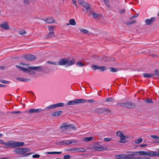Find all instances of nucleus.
<instances>
[{
	"instance_id": "obj_12",
	"label": "nucleus",
	"mask_w": 159,
	"mask_h": 159,
	"mask_svg": "<svg viewBox=\"0 0 159 159\" xmlns=\"http://www.w3.org/2000/svg\"><path fill=\"white\" fill-rule=\"evenodd\" d=\"M41 19L43 20L44 22L49 24L54 23L55 22V20L53 19V18L52 17H48L45 19Z\"/></svg>"
},
{
	"instance_id": "obj_10",
	"label": "nucleus",
	"mask_w": 159,
	"mask_h": 159,
	"mask_svg": "<svg viewBox=\"0 0 159 159\" xmlns=\"http://www.w3.org/2000/svg\"><path fill=\"white\" fill-rule=\"evenodd\" d=\"M24 58L28 61H32L36 59V57L35 56L31 54L25 55Z\"/></svg>"
},
{
	"instance_id": "obj_11",
	"label": "nucleus",
	"mask_w": 159,
	"mask_h": 159,
	"mask_svg": "<svg viewBox=\"0 0 159 159\" xmlns=\"http://www.w3.org/2000/svg\"><path fill=\"white\" fill-rule=\"evenodd\" d=\"M67 62L66 63V67L70 66L75 64V59L74 58H73L71 59H67Z\"/></svg>"
},
{
	"instance_id": "obj_48",
	"label": "nucleus",
	"mask_w": 159,
	"mask_h": 159,
	"mask_svg": "<svg viewBox=\"0 0 159 159\" xmlns=\"http://www.w3.org/2000/svg\"><path fill=\"white\" fill-rule=\"evenodd\" d=\"M145 102L148 103H153V102L151 99L147 98L145 101Z\"/></svg>"
},
{
	"instance_id": "obj_22",
	"label": "nucleus",
	"mask_w": 159,
	"mask_h": 159,
	"mask_svg": "<svg viewBox=\"0 0 159 159\" xmlns=\"http://www.w3.org/2000/svg\"><path fill=\"white\" fill-rule=\"evenodd\" d=\"M16 79L17 80L23 82H28L30 80V79H25L20 77H17L16 78Z\"/></svg>"
},
{
	"instance_id": "obj_59",
	"label": "nucleus",
	"mask_w": 159,
	"mask_h": 159,
	"mask_svg": "<svg viewBox=\"0 0 159 159\" xmlns=\"http://www.w3.org/2000/svg\"><path fill=\"white\" fill-rule=\"evenodd\" d=\"M7 143V142L6 143H5L3 140L0 139V144H4L5 145V146H6L5 144Z\"/></svg>"
},
{
	"instance_id": "obj_25",
	"label": "nucleus",
	"mask_w": 159,
	"mask_h": 159,
	"mask_svg": "<svg viewBox=\"0 0 159 159\" xmlns=\"http://www.w3.org/2000/svg\"><path fill=\"white\" fill-rule=\"evenodd\" d=\"M16 67L18 68H19L20 70H22L24 72H26L27 70H28V69L25 68L24 67H21L20 66L16 65Z\"/></svg>"
},
{
	"instance_id": "obj_34",
	"label": "nucleus",
	"mask_w": 159,
	"mask_h": 159,
	"mask_svg": "<svg viewBox=\"0 0 159 159\" xmlns=\"http://www.w3.org/2000/svg\"><path fill=\"white\" fill-rule=\"evenodd\" d=\"M143 141V139L140 138L136 139L135 141V143L136 144H139L141 143Z\"/></svg>"
},
{
	"instance_id": "obj_21",
	"label": "nucleus",
	"mask_w": 159,
	"mask_h": 159,
	"mask_svg": "<svg viewBox=\"0 0 159 159\" xmlns=\"http://www.w3.org/2000/svg\"><path fill=\"white\" fill-rule=\"evenodd\" d=\"M150 156H159V152L150 151Z\"/></svg>"
},
{
	"instance_id": "obj_45",
	"label": "nucleus",
	"mask_w": 159,
	"mask_h": 159,
	"mask_svg": "<svg viewBox=\"0 0 159 159\" xmlns=\"http://www.w3.org/2000/svg\"><path fill=\"white\" fill-rule=\"evenodd\" d=\"M26 33V32L24 30H21L19 31V33L21 35H23Z\"/></svg>"
},
{
	"instance_id": "obj_3",
	"label": "nucleus",
	"mask_w": 159,
	"mask_h": 159,
	"mask_svg": "<svg viewBox=\"0 0 159 159\" xmlns=\"http://www.w3.org/2000/svg\"><path fill=\"white\" fill-rule=\"evenodd\" d=\"M117 105L121 107H125L128 108H133L136 107L135 104L131 101H127L124 103H118Z\"/></svg>"
},
{
	"instance_id": "obj_8",
	"label": "nucleus",
	"mask_w": 159,
	"mask_h": 159,
	"mask_svg": "<svg viewBox=\"0 0 159 159\" xmlns=\"http://www.w3.org/2000/svg\"><path fill=\"white\" fill-rule=\"evenodd\" d=\"M42 111L41 109H30L29 110H27L25 111V112L28 113L29 114H32L34 113L39 112Z\"/></svg>"
},
{
	"instance_id": "obj_53",
	"label": "nucleus",
	"mask_w": 159,
	"mask_h": 159,
	"mask_svg": "<svg viewBox=\"0 0 159 159\" xmlns=\"http://www.w3.org/2000/svg\"><path fill=\"white\" fill-rule=\"evenodd\" d=\"M28 70H27L26 72L28 73H30V75H33L34 74V71L30 70L28 69Z\"/></svg>"
},
{
	"instance_id": "obj_26",
	"label": "nucleus",
	"mask_w": 159,
	"mask_h": 159,
	"mask_svg": "<svg viewBox=\"0 0 159 159\" xmlns=\"http://www.w3.org/2000/svg\"><path fill=\"white\" fill-rule=\"evenodd\" d=\"M105 61H114V59H111L109 57H107V56H104L102 58Z\"/></svg>"
},
{
	"instance_id": "obj_13",
	"label": "nucleus",
	"mask_w": 159,
	"mask_h": 159,
	"mask_svg": "<svg viewBox=\"0 0 159 159\" xmlns=\"http://www.w3.org/2000/svg\"><path fill=\"white\" fill-rule=\"evenodd\" d=\"M75 142L74 141L64 140L59 142V144L60 145H68Z\"/></svg>"
},
{
	"instance_id": "obj_30",
	"label": "nucleus",
	"mask_w": 159,
	"mask_h": 159,
	"mask_svg": "<svg viewBox=\"0 0 159 159\" xmlns=\"http://www.w3.org/2000/svg\"><path fill=\"white\" fill-rule=\"evenodd\" d=\"M116 135L120 137V138L122 137L123 136H125L123 132L122 131H118L116 132Z\"/></svg>"
},
{
	"instance_id": "obj_64",
	"label": "nucleus",
	"mask_w": 159,
	"mask_h": 159,
	"mask_svg": "<svg viewBox=\"0 0 159 159\" xmlns=\"http://www.w3.org/2000/svg\"><path fill=\"white\" fill-rule=\"evenodd\" d=\"M88 101L89 102H94V101L93 99H89L88 100Z\"/></svg>"
},
{
	"instance_id": "obj_61",
	"label": "nucleus",
	"mask_w": 159,
	"mask_h": 159,
	"mask_svg": "<svg viewBox=\"0 0 159 159\" xmlns=\"http://www.w3.org/2000/svg\"><path fill=\"white\" fill-rule=\"evenodd\" d=\"M24 2L26 4H28L29 3V1L28 0H25Z\"/></svg>"
},
{
	"instance_id": "obj_27",
	"label": "nucleus",
	"mask_w": 159,
	"mask_h": 159,
	"mask_svg": "<svg viewBox=\"0 0 159 159\" xmlns=\"http://www.w3.org/2000/svg\"><path fill=\"white\" fill-rule=\"evenodd\" d=\"M54 36L55 35L54 34V33H49L46 36L45 38L47 39H48L50 38L54 37Z\"/></svg>"
},
{
	"instance_id": "obj_41",
	"label": "nucleus",
	"mask_w": 159,
	"mask_h": 159,
	"mask_svg": "<svg viewBox=\"0 0 159 159\" xmlns=\"http://www.w3.org/2000/svg\"><path fill=\"white\" fill-rule=\"evenodd\" d=\"M56 107H63L64 106V103H59L55 104Z\"/></svg>"
},
{
	"instance_id": "obj_62",
	"label": "nucleus",
	"mask_w": 159,
	"mask_h": 159,
	"mask_svg": "<svg viewBox=\"0 0 159 159\" xmlns=\"http://www.w3.org/2000/svg\"><path fill=\"white\" fill-rule=\"evenodd\" d=\"M151 56L154 58L157 57L158 56V55L155 54H152V55H151Z\"/></svg>"
},
{
	"instance_id": "obj_9",
	"label": "nucleus",
	"mask_w": 159,
	"mask_h": 159,
	"mask_svg": "<svg viewBox=\"0 0 159 159\" xmlns=\"http://www.w3.org/2000/svg\"><path fill=\"white\" fill-rule=\"evenodd\" d=\"M156 20V17H153L151 18L150 19H146L145 21L147 25H152Z\"/></svg>"
},
{
	"instance_id": "obj_28",
	"label": "nucleus",
	"mask_w": 159,
	"mask_h": 159,
	"mask_svg": "<svg viewBox=\"0 0 159 159\" xmlns=\"http://www.w3.org/2000/svg\"><path fill=\"white\" fill-rule=\"evenodd\" d=\"M94 148H95V149H96L97 148L104 149V148L102 146L99 144L98 143H96L94 146Z\"/></svg>"
},
{
	"instance_id": "obj_37",
	"label": "nucleus",
	"mask_w": 159,
	"mask_h": 159,
	"mask_svg": "<svg viewBox=\"0 0 159 159\" xmlns=\"http://www.w3.org/2000/svg\"><path fill=\"white\" fill-rule=\"evenodd\" d=\"M76 65L78 66L81 67L84 66V64L82 63L81 61H79L76 63Z\"/></svg>"
},
{
	"instance_id": "obj_47",
	"label": "nucleus",
	"mask_w": 159,
	"mask_h": 159,
	"mask_svg": "<svg viewBox=\"0 0 159 159\" xmlns=\"http://www.w3.org/2000/svg\"><path fill=\"white\" fill-rule=\"evenodd\" d=\"M0 82L4 84H8L10 83V82L9 81L5 80H1Z\"/></svg>"
},
{
	"instance_id": "obj_36",
	"label": "nucleus",
	"mask_w": 159,
	"mask_h": 159,
	"mask_svg": "<svg viewBox=\"0 0 159 159\" xmlns=\"http://www.w3.org/2000/svg\"><path fill=\"white\" fill-rule=\"evenodd\" d=\"M55 107H56V105H55V104H52V105H50L48 107H47L46 108V109H50L54 108H55Z\"/></svg>"
},
{
	"instance_id": "obj_55",
	"label": "nucleus",
	"mask_w": 159,
	"mask_h": 159,
	"mask_svg": "<svg viewBox=\"0 0 159 159\" xmlns=\"http://www.w3.org/2000/svg\"><path fill=\"white\" fill-rule=\"evenodd\" d=\"M111 140V139L109 138H105L104 139V140L105 141L108 142Z\"/></svg>"
},
{
	"instance_id": "obj_46",
	"label": "nucleus",
	"mask_w": 159,
	"mask_h": 159,
	"mask_svg": "<svg viewBox=\"0 0 159 159\" xmlns=\"http://www.w3.org/2000/svg\"><path fill=\"white\" fill-rule=\"evenodd\" d=\"M49 30V33H54L53 31V27H48Z\"/></svg>"
},
{
	"instance_id": "obj_63",
	"label": "nucleus",
	"mask_w": 159,
	"mask_h": 159,
	"mask_svg": "<svg viewBox=\"0 0 159 159\" xmlns=\"http://www.w3.org/2000/svg\"><path fill=\"white\" fill-rule=\"evenodd\" d=\"M138 15L137 16L134 15L132 16L130 18V19H132L135 18H136L138 16Z\"/></svg>"
},
{
	"instance_id": "obj_52",
	"label": "nucleus",
	"mask_w": 159,
	"mask_h": 159,
	"mask_svg": "<svg viewBox=\"0 0 159 159\" xmlns=\"http://www.w3.org/2000/svg\"><path fill=\"white\" fill-rule=\"evenodd\" d=\"M71 151H73L74 152H84L86 151V150H78L77 151V150H70Z\"/></svg>"
},
{
	"instance_id": "obj_43",
	"label": "nucleus",
	"mask_w": 159,
	"mask_h": 159,
	"mask_svg": "<svg viewBox=\"0 0 159 159\" xmlns=\"http://www.w3.org/2000/svg\"><path fill=\"white\" fill-rule=\"evenodd\" d=\"M100 66L98 65H93L92 66V68H93L94 70L99 69Z\"/></svg>"
},
{
	"instance_id": "obj_23",
	"label": "nucleus",
	"mask_w": 159,
	"mask_h": 159,
	"mask_svg": "<svg viewBox=\"0 0 159 159\" xmlns=\"http://www.w3.org/2000/svg\"><path fill=\"white\" fill-rule=\"evenodd\" d=\"M93 139V137L92 136L89 137H85L83 139V140L85 142L90 141Z\"/></svg>"
},
{
	"instance_id": "obj_56",
	"label": "nucleus",
	"mask_w": 159,
	"mask_h": 159,
	"mask_svg": "<svg viewBox=\"0 0 159 159\" xmlns=\"http://www.w3.org/2000/svg\"><path fill=\"white\" fill-rule=\"evenodd\" d=\"M72 3L76 7H77L76 0H72Z\"/></svg>"
},
{
	"instance_id": "obj_32",
	"label": "nucleus",
	"mask_w": 159,
	"mask_h": 159,
	"mask_svg": "<svg viewBox=\"0 0 159 159\" xmlns=\"http://www.w3.org/2000/svg\"><path fill=\"white\" fill-rule=\"evenodd\" d=\"M147 145H148V144H139V145H137L136 146V148H143V147H145L147 146Z\"/></svg>"
},
{
	"instance_id": "obj_29",
	"label": "nucleus",
	"mask_w": 159,
	"mask_h": 159,
	"mask_svg": "<svg viewBox=\"0 0 159 159\" xmlns=\"http://www.w3.org/2000/svg\"><path fill=\"white\" fill-rule=\"evenodd\" d=\"M70 24L71 25H75L76 24V22L74 19H72L69 20Z\"/></svg>"
},
{
	"instance_id": "obj_40",
	"label": "nucleus",
	"mask_w": 159,
	"mask_h": 159,
	"mask_svg": "<svg viewBox=\"0 0 159 159\" xmlns=\"http://www.w3.org/2000/svg\"><path fill=\"white\" fill-rule=\"evenodd\" d=\"M113 98H108L105 99V101L107 102H111L113 100Z\"/></svg>"
},
{
	"instance_id": "obj_39",
	"label": "nucleus",
	"mask_w": 159,
	"mask_h": 159,
	"mask_svg": "<svg viewBox=\"0 0 159 159\" xmlns=\"http://www.w3.org/2000/svg\"><path fill=\"white\" fill-rule=\"evenodd\" d=\"M110 71L112 72H115L117 71L118 70L116 68L111 67L110 68Z\"/></svg>"
},
{
	"instance_id": "obj_16",
	"label": "nucleus",
	"mask_w": 159,
	"mask_h": 159,
	"mask_svg": "<svg viewBox=\"0 0 159 159\" xmlns=\"http://www.w3.org/2000/svg\"><path fill=\"white\" fill-rule=\"evenodd\" d=\"M67 59L64 58L60 59L58 61V65L61 66L66 65V63L67 62Z\"/></svg>"
},
{
	"instance_id": "obj_14",
	"label": "nucleus",
	"mask_w": 159,
	"mask_h": 159,
	"mask_svg": "<svg viewBox=\"0 0 159 159\" xmlns=\"http://www.w3.org/2000/svg\"><path fill=\"white\" fill-rule=\"evenodd\" d=\"M75 142L74 141L64 140L59 142V144L60 145H68Z\"/></svg>"
},
{
	"instance_id": "obj_17",
	"label": "nucleus",
	"mask_w": 159,
	"mask_h": 159,
	"mask_svg": "<svg viewBox=\"0 0 159 159\" xmlns=\"http://www.w3.org/2000/svg\"><path fill=\"white\" fill-rule=\"evenodd\" d=\"M0 26L5 30H9V25L8 23L7 22H4V23L1 24H0Z\"/></svg>"
},
{
	"instance_id": "obj_19",
	"label": "nucleus",
	"mask_w": 159,
	"mask_h": 159,
	"mask_svg": "<svg viewBox=\"0 0 159 159\" xmlns=\"http://www.w3.org/2000/svg\"><path fill=\"white\" fill-rule=\"evenodd\" d=\"M63 113V111H57L54 112L52 113L51 115L53 116H60Z\"/></svg>"
},
{
	"instance_id": "obj_50",
	"label": "nucleus",
	"mask_w": 159,
	"mask_h": 159,
	"mask_svg": "<svg viewBox=\"0 0 159 159\" xmlns=\"http://www.w3.org/2000/svg\"><path fill=\"white\" fill-rule=\"evenodd\" d=\"M94 18H97L98 16H99V15L96 13H94L93 12H92Z\"/></svg>"
},
{
	"instance_id": "obj_7",
	"label": "nucleus",
	"mask_w": 159,
	"mask_h": 159,
	"mask_svg": "<svg viewBox=\"0 0 159 159\" xmlns=\"http://www.w3.org/2000/svg\"><path fill=\"white\" fill-rule=\"evenodd\" d=\"M78 2L80 5L84 7L86 9L87 11L90 12L91 11V7L89 3L81 0H78Z\"/></svg>"
},
{
	"instance_id": "obj_31",
	"label": "nucleus",
	"mask_w": 159,
	"mask_h": 159,
	"mask_svg": "<svg viewBox=\"0 0 159 159\" xmlns=\"http://www.w3.org/2000/svg\"><path fill=\"white\" fill-rule=\"evenodd\" d=\"M125 136H123V137L120 138V139L119 141V142L120 143H125Z\"/></svg>"
},
{
	"instance_id": "obj_5",
	"label": "nucleus",
	"mask_w": 159,
	"mask_h": 159,
	"mask_svg": "<svg viewBox=\"0 0 159 159\" xmlns=\"http://www.w3.org/2000/svg\"><path fill=\"white\" fill-rule=\"evenodd\" d=\"M62 130H70L71 129L75 130L76 128L73 126L72 125H67V123H62L60 126Z\"/></svg>"
},
{
	"instance_id": "obj_38",
	"label": "nucleus",
	"mask_w": 159,
	"mask_h": 159,
	"mask_svg": "<svg viewBox=\"0 0 159 159\" xmlns=\"http://www.w3.org/2000/svg\"><path fill=\"white\" fill-rule=\"evenodd\" d=\"M80 30L81 32H82L84 34H87L89 32V31L88 30L83 29H80Z\"/></svg>"
},
{
	"instance_id": "obj_60",
	"label": "nucleus",
	"mask_w": 159,
	"mask_h": 159,
	"mask_svg": "<svg viewBox=\"0 0 159 159\" xmlns=\"http://www.w3.org/2000/svg\"><path fill=\"white\" fill-rule=\"evenodd\" d=\"M40 156L39 154H35L33 156V157L34 158H39Z\"/></svg>"
},
{
	"instance_id": "obj_18",
	"label": "nucleus",
	"mask_w": 159,
	"mask_h": 159,
	"mask_svg": "<svg viewBox=\"0 0 159 159\" xmlns=\"http://www.w3.org/2000/svg\"><path fill=\"white\" fill-rule=\"evenodd\" d=\"M14 151L19 155L24 154L28 152V150H14Z\"/></svg>"
},
{
	"instance_id": "obj_54",
	"label": "nucleus",
	"mask_w": 159,
	"mask_h": 159,
	"mask_svg": "<svg viewBox=\"0 0 159 159\" xmlns=\"http://www.w3.org/2000/svg\"><path fill=\"white\" fill-rule=\"evenodd\" d=\"M95 59L98 61H101L103 59L102 57L98 56H96L95 57Z\"/></svg>"
},
{
	"instance_id": "obj_15",
	"label": "nucleus",
	"mask_w": 159,
	"mask_h": 159,
	"mask_svg": "<svg viewBox=\"0 0 159 159\" xmlns=\"http://www.w3.org/2000/svg\"><path fill=\"white\" fill-rule=\"evenodd\" d=\"M28 68L30 69H32L35 70H37L40 72L43 71V70L42 68L41 67L36 66L32 67L31 66H28Z\"/></svg>"
},
{
	"instance_id": "obj_1",
	"label": "nucleus",
	"mask_w": 159,
	"mask_h": 159,
	"mask_svg": "<svg viewBox=\"0 0 159 159\" xmlns=\"http://www.w3.org/2000/svg\"><path fill=\"white\" fill-rule=\"evenodd\" d=\"M150 156V151L147 152L140 151L132 152L128 155L122 154L115 156V157L117 159H131L135 156Z\"/></svg>"
},
{
	"instance_id": "obj_24",
	"label": "nucleus",
	"mask_w": 159,
	"mask_h": 159,
	"mask_svg": "<svg viewBox=\"0 0 159 159\" xmlns=\"http://www.w3.org/2000/svg\"><path fill=\"white\" fill-rule=\"evenodd\" d=\"M16 67L18 68H19L20 70H22L24 72H26L27 70H28V69L25 68L24 67H21L20 66L16 65Z\"/></svg>"
},
{
	"instance_id": "obj_58",
	"label": "nucleus",
	"mask_w": 159,
	"mask_h": 159,
	"mask_svg": "<svg viewBox=\"0 0 159 159\" xmlns=\"http://www.w3.org/2000/svg\"><path fill=\"white\" fill-rule=\"evenodd\" d=\"M70 156L69 155H66L64 156V158L65 159H68L70 158Z\"/></svg>"
},
{
	"instance_id": "obj_4",
	"label": "nucleus",
	"mask_w": 159,
	"mask_h": 159,
	"mask_svg": "<svg viewBox=\"0 0 159 159\" xmlns=\"http://www.w3.org/2000/svg\"><path fill=\"white\" fill-rule=\"evenodd\" d=\"M87 100L83 99H75L74 100L70 101L67 103V105H74L80 103H85Z\"/></svg>"
},
{
	"instance_id": "obj_2",
	"label": "nucleus",
	"mask_w": 159,
	"mask_h": 159,
	"mask_svg": "<svg viewBox=\"0 0 159 159\" xmlns=\"http://www.w3.org/2000/svg\"><path fill=\"white\" fill-rule=\"evenodd\" d=\"M6 148H14L17 147L24 146L25 145L23 142H19L13 140L9 141L5 144Z\"/></svg>"
},
{
	"instance_id": "obj_20",
	"label": "nucleus",
	"mask_w": 159,
	"mask_h": 159,
	"mask_svg": "<svg viewBox=\"0 0 159 159\" xmlns=\"http://www.w3.org/2000/svg\"><path fill=\"white\" fill-rule=\"evenodd\" d=\"M143 76L145 78H152L155 76L154 73L148 74L144 73L143 74Z\"/></svg>"
},
{
	"instance_id": "obj_44",
	"label": "nucleus",
	"mask_w": 159,
	"mask_h": 159,
	"mask_svg": "<svg viewBox=\"0 0 159 159\" xmlns=\"http://www.w3.org/2000/svg\"><path fill=\"white\" fill-rule=\"evenodd\" d=\"M47 62L48 63H50V64H52L54 65H58V63L57 62H52V61H48Z\"/></svg>"
},
{
	"instance_id": "obj_35",
	"label": "nucleus",
	"mask_w": 159,
	"mask_h": 159,
	"mask_svg": "<svg viewBox=\"0 0 159 159\" xmlns=\"http://www.w3.org/2000/svg\"><path fill=\"white\" fill-rule=\"evenodd\" d=\"M136 21L134 20L132 21H128L126 23V24L128 25H129L130 24L135 23H136Z\"/></svg>"
},
{
	"instance_id": "obj_33",
	"label": "nucleus",
	"mask_w": 159,
	"mask_h": 159,
	"mask_svg": "<svg viewBox=\"0 0 159 159\" xmlns=\"http://www.w3.org/2000/svg\"><path fill=\"white\" fill-rule=\"evenodd\" d=\"M104 2L106 6L108 8H110V6L109 5V2L108 0H104Z\"/></svg>"
},
{
	"instance_id": "obj_6",
	"label": "nucleus",
	"mask_w": 159,
	"mask_h": 159,
	"mask_svg": "<svg viewBox=\"0 0 159 159\" xmlns=\"http://www.w3.org/2000/svg\"><path fill=\"white\" fill-rule=\"evenodd\" d=\"M95 111L98 114H100L105 112L112 113L111 111L108 108H98L95 110Z\"/></svg>"
},
{
	"instance_id": "obj_49",
	"label": "nucleus",
	"mask_w": 159,
	"mask_h": 159,
	"mask_svg": "<svg viewBox=\"0 0 159 159\" xmlns=\"http://www.w3.org/2000/svg\"><path fill=\"white\" fill-rule=\"evenodd\" d=\"M155 75H156L157 77H159V71L158 70H156L154 71Z\"/></svg>"
},
{
	"instance_id": "obj_42",
	"label": "nucleus",
	"mask_w": 159,
	"mask_h": 159,
	"mask_svg": "<svg viewBox=\"0 0 159 159\" xmlns=\"http://www.w3.org/2000/svg\"><path fill=\"white\" fill-rule=\"evenodd\" d=\"M150 137L157 140L159 139V137L156 135H150Z\"/></svg>"
},
{
	"instance_id": "obj_57",
	"label": "nucleus",
	"mask_w": 159,
	"mask_h": 159,
	"mask_svg": "<svg viewBox=\"0 0 159 159\" xmlns=\"http://www.w3.org/2000/svg\"><path fill=\"white\" fill-rule=\"evenodd\" d=\"M21 111H13L12 112H11V113L12 114H19L20 113H21Z\"/></svg>"
},
{
	"instance_id": "obj_51",
	"label": "nucleus",
	"mask_w": 159,
	"mask_h": 159,
	"mask_svg": "<svg viewBox=\"0 0 159 159\" xmlns=\"http://www.w3.org/2000/svg\"><path fill=\"white\" fill-rule=\"evenodd\" d=\"M106 69V66H100L99 69L101 71H103L105 70Z\"/></svg>"
}]
</instances>
